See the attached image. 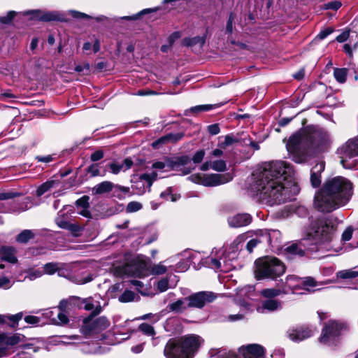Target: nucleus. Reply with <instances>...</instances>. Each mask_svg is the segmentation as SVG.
Masks as SVG:
<instances>
[{"mask_svg":"<svg viewBox=\"0 0 358 358\" xmlns=\"http://www.w3.org/2000/svg\"><path fill=\"white\" fill-rule=\"evenodd\" d=\"M157 10V8H155V9H150V8L144 9V10H141V12H139L138 13H137V14H136L134 15H132V16H124V17H122L121 18L122 20H135L138 19L142 15H144L145 13H150V12L156 11Z\"/></svg>","mask_w":358,"mask_h":358,"instance_id":"09e8293b","label":"nucleus"},{"mask_svg":"<svg viewBox=\"0 0 358 358\" xmlns=\"http://www.w3.org/2000/svg\"><path fill=\"white\" fill-rule=\"evenodd\" d=\"M317 285V282L312 277L301 278V289L310 292L312 288Z\"/></svg>","mask_w":358,"mask_h":358,"instance_id":"c85d7f7f","label":"nucleus"},{"mask_svg":"<svg viewBox=\"0 0 358 358\" xmlns=\"http://www.w3.org/2000/svg\"><path fill=\"white\" fill-rule=\"evenodd\" d=\"M82 350L85 353H96L97 352V347L94 344L90 345L89 343H83Z\"/></svg>","mask_w":358,"mask_h":358,"instance_id":"864d4df0","label":"nucleus"},{"mask_svg":"<svg viewBox=\"0 0 358 358\" xmlns=\"http://www.w3.org/2000/svg\"><path fill=\"white\" fill-rule=\"evenodd\" d=\"M59 343L66 345H76L81 343V338L78 335L66 336L64 335L60 336Z\"/></svg>","mask_w":358,"mask_h":358,"instance_id":"c756f323","label":"nucleus"},{"mask_svg":"<svg viewBox=\"0 0 358 358\" xmlns=\"http://www.w3.org/2000/svg\"><path fill=\"white\" fill-rule=\"evenodd\" d=\"M69 303L66 300H62L58 306L57 313L55 314L51 309L44 310L43 315L49 318L55 324H65L69 322L66 310Z\"/></svg>","mask_w":358,"mask_h":358,"instance_id":"f8f14e48","label":"nucleus"},{"mask_svg":"<svg viewBox=\"0 0 358 358\" xmlns=\"http://www.w3.org/2000/svg\"><path fill=\"white\" fill-rule=\"evenodd\" d=\"M358 276V271L352 270L341 271L338 273V277L342 279L354 278Z\"/></svg>","mask_w":358,"mask_h":358,"instance_id":"a19ab883","label":"nucleus"},{"mask_svg":"<svg viewBox=\"0 0 358 358\" xmlns=\"http://www.w3.org/2000/svg\"><path fill=\"white\" fill-rule=\"evenodd\" d=\"M43 271H41L40 269H32V270H29L27 272V275H26V278L30 280H34L38 278L41 277L43 275Z\"/></svg>","mask_w":358,"mask_h":358,"instance_id":"49530a36","label":"nucleus"},{"mask_svg":"<svg viewBox=\"0 0 358 358\" xmlns=\"http://www.w3.org/2000/svg\"><path fill=\"white\" fill-rule=\"evenodd\" d=\"M15 15L16 13L15 11H9L6 16L0 17V22L3 24H8L11 22Z\"/></svg>","mask_w":358,"mask_h":358,"instance_id":"0e129e2a","label":"nucleus"},{"mask_svg":"<svg viewBox=\"0 0 358 358\" xmlns=\"http://www.w3.org/2000/svg\"><path fill=\"white\" fill-rule=\"evenodd\" d=\"M205 156V152L203 150H200L194 155L192 157V161L194 164H199L201 162Z\"/></svg>","mask_w":358,"mask_h":358,"instance_id":"680f3d73","label":"nucleus"},{"mask_svg":"<svg viewBox=\"0 0 358 358\" xmlns=\"http://www.w3.org/2000/svg\"><path fill=\"white\" fill-rule=\"evenodd\" d=\"M84 308L86 310H91L93 313L97 315L101 310V305L98 301H95L92 298H87L83 300Z\"/></svg>","mask_w":358,"mask_h":358,"instance_id":"393cba45","label":"nucleus"},{"mask_svg":"<svg viewBox=\"0 0 358 358\" xmlns=\"http://www.w3.org/2000/svg\"><path fill=\"white\" fill-rule=\"evenodd\" d=\"M234 21V15L233 13H231L229 15V19L227 22L226 26V33L228 34H231L233 33L234 27H233V23Z\"/></svg>","mask_w":358,"mask_h":358,"instance_id":"6e6d98bb","label":"nucleus"},{"mask_svg":"<svg viewBox=\"0 0 358 358\" xmlns=\"http://www.w3.org/2000/svg\"><path fill=\"white\" fill-rule=\"evenodd\" d=\"M65 208L59 211L57 217L55 219L57 225L64 229H67L71 232L76 233L80 231V227L76 224H71L68 220V215L64 212Z\"/></svg>","mask_w":358,"mask_h":358,"instance_id":"a211bd4d","label":"nucleus"},{"mask_svg":"<svg viewBox=\"0 0 358 358\" xmlns=\"http://www.w3.org/2000/svg\"><path fill=\"white\" fill-rule=\"evenodd\" d=\"M252 221V217L248 213H238L229 216L227 219L229 227L233 228L242 227L248 225Z\"/></svg>","mask_w":358,"mask_h":358,"instance_id":"6ab92c4d","label":"nucleus"},{"mask_svg":"<svg viewBox=\"0 0 358 358\" xmlns=\"http://www.w3.org/2000/svg\"><path fill=\"white\" fill-rule=\"evenodd\" d=\"M187 297L190 308H202L207 303L213 302L217 298V295L213 292L203 291Z\"/></svg>","mask_w":358,"mask_h":358,"instance_id":"4468645a","label":"nucleus"},{"mask_svg":"<svg viewBox=\"0 0 358 358\" xmlns=\"http://www.w3.org/2000/svg\"><path fill=\"white\" fill-rule=\"evenodd\" d=\"M325 164L324 162H320L316 164L311 169V172L315 174L320 175L321 173L324 170Z\"/></svg>","mask_w":358,"mask_h":358,"instance_id":"052dcab7","label":"nucleus"},{"mask_svg":"<svg viewBox=\"0 0 358 358\" xmlns=\"http://www.w3.org/2000/svg\"><path fill=\"white\" fill-rule=\"evenodd\" d=\"M189 162V158L187 156H182L177 158L173 162V166H178L180 165H186Z\"/></svg>","mask_w":358,"mask_h":358,"instance_id":"4d7b16f0","label":"nucleus"},{"mask_svg":"<svg viewBox=\"0 0 358 358\" xmlns=\"http://www.w3.org/2000/svg\"><path fill=\"white\" fill-rule=\"evenodd\" d=\"M348 329L346 322L341 320H330L325 323L319 341L327 345H335L342 334Z\"/></svg>","mask_w":358,"mask_h":358,"instance_id":"0eeeda50","label":"nucleus"},{"mask_svg":"<svg viewBox=\"0 0 358 358\" xmlns=\"http://www.w3.org/2000/svg\"><path fill=\"white\" fill-rule=\"evenodd\" d=\"M135 293L131 290H125L119 297L120 302L127 303L133 301L135 299Z\"/></svg>","mask_w":358,"mask_h":358,"instance_id":"58836bf2","label":"nucleus"},{"mask_svg":"<svg viewBox=\"0 0 358 358\" xmlns=\"http://www.w3.org/2000/svg\"><path fill=\"white\" fill-rule=\"evenodd\" d=\"M169 288V280L167 279H162L157 282V289L161 292H165Z\"/></svg>","mask_w":358,"mask_h":358,"instance_id":"e2e57ef3","label":"nucleus"},{"mask_svg":"<svg viewBox=\"0 0 358 358\" xmlns=\"http://www.w3.org/2000/svg\"><path fill=\"white\" fill-rule=\"evenodd\" d=\"M182 137V135L180 134H167V135L159 138L158 140L154 141L152 143V146L154 148H158L159 145H160V144H163V143H166V141L176 142V141L180 140Z\"/></svg>","mask_w":358,"mask_h":358,"instance_id":"a878e982","label":"nucleus"},{"mask_svg":"<svg viewBox=\"0 0 358 358\" xmlns=\"http://www.w3.org/2000/svg\"><path fill=\"white\" fill-rule=\"evenodd\" d=\"M342 6V3L339 1H332L328 3H326L323 5V9L324 10H337Z\"/></svg>","mask_w":358,"mask_h":358,"instance_id":"a18cd8bd","label":"nucleus"},{"mask_svg":"<svg viewBox=\"0 0 358 358\" xmlns=\"http://www.w3.org/2000/svg\"><path fill=\"white\" fill-rule=\"evenodd\" d=\"M204 264L215 271L227 272L231 269V265L225 255V250L222 248H214L210 256L205 259Z\"/></svg>","mask_w":358,"mask_h":358,"instance_id":"1a4fd4ad","label":"nucleus"},{"mask_svg":"<svg viewBox=\"0 0 358 358\" xmlns=\"http://www.w3.org/2000/svg\"><path fill=\"white\" fill-rule=\"evenodd\" d=\"M334 76L335 79L339 83H344L346 81L348 76V69L346 68H336L334 70Z\"/></svg>","mask_w":358,"mask_h":358,"instance_id":"7c9ffc66","label":"nucleus"},{"mask_svg":"<svg viewBox=\"0 0 358 358\" xmlns=\"http://www.w3.org/2000/svg\"><path fill=\"white\" fill-rule=\"evenodd\" d=\"M294 176L292 166L283 161L266 164L259 178L253 185V190L259 199L270 206L292 200L299 192V187L292 182Z\"/></svg>","mask_w":358,"mask_h":358,"instance_id":"f257e3e1","label":"nucleus"},{"mask_svg":"<svg viewBox=\"0 0 358 358\" xmlns=\"http://www.w3.org/2000/svg\"><path fill=\"white\" fill-rule=\"evenodd\" d=\"M16 253L17 251L13 247L3 245L0 248L1 259L10 264H14L17 262Z\"/></svg>","mask_w":358,"mask_h":358,"instance_id":"aec40b11","label":"nucleus"},{"mask_svg":"<svg viewBox=\"0 0 358 358\" xmlns=\"http://www.w3.org/2000/svg\"><path fill=\"white\" fill-rule=\"evenodd\" d=\"M111 192L113 196L122 199H124L127 194H129V187L114 184V188L112 189Z\"/></svg>","mask_w":358,"mask_h":358,"instance_id":"cd10ccee","label":"nucleus"},{"mask_svg":"<svg viewBox=\"0 0 358 358\" xmlns=\"http://www.w3.org/2000/svg\"><path fill=\"white\" fill-rule=\"evenodd\" d=\"M200 344V338L194 335L172 338L165 346L164 355L166 358H192Z\"/></svg>","mask_w":358,"mask_h":358,"instance_id":"39448f33","label":"nucleus"},{"mask_svg":"<svg viewBox=\"0 0 358 358\" xmlns=\"http://www.w3.org/2000/svg\"><path fill=\"white\" fill-rule=\"evenodd\" d=\"M172 189L171 188L167 189L166 191L161 193L160 196L162 198H165L166 200L170 199L171 201H175L177 200L176 196L171 194Z\"/></svg>","mask_w":358,"mask_h":358,"instance_id":"bf43d9fd","label":"nucleus"},{"mask_svg":"<svg viewBox=\"0 0 358 358\" xmlns=\"http://www.w3.org/2000/svg\"><path fill=\"white\" fill-rule=\"evenodd\" d=\"M221 106L222 104L220 103L199 105L192 107L189 110L192 113H198L203 111H208L212 109L219 108Z\"/></svg>","mask_w":358,"mask_h":358,"instance_id":"2f4dec72","label":"nucleus"},{"mask_svg":"<svg viewBox=\"0 0 358 358\" xmlns=\"http://www.w3.org/2000/svg\"><path fill=\"white\" fill-rule=\"evenodd\" d=\"M55 181L54 180H49L44 183H43L41 185H40L38 189H36V194L37 196H41L43 194H44L45 192H47L48 190L52 189L55 185Z\"/></svg>","mask_w":358,"mask_h":358,"instance_id":"72a5a7b5","label":"nucleus"},{"mask_svg":"<svg viewBox=\"0 0 358 358\" xmlns=\"http://www.w3.org/2000/svg\"><path fill=\"white\" fill-rule=\"evenodd\" d=\"M220 357L221 358H238V355L232 352L229 351L228 352H225V350L219 351Z\"/></svg>","mask_w":358,"mask_h":358,"instance_id":"774afa93","label":"nucleus"},{"mask_svg":"<svg viewBox=\"0 0 358 358\" xmlns=\"http://www.w3.org/2000/svg\"><path fill=\"white\" fill-rule=\"evenodd\" d=\"M142 208V204L138 201L129 202L126 208L127 213H134Z\"/></svg>","mask_w":358,"mask_h":358,"instance_id":"c03bdc74","label":"nucleus"},{"mask_svg":"<svg viewBox=\"0 0 358 358\" xmlns=\"http://www.w3.org/2000/svg\"><path fill=\"white\" fill-rule=\"evenodd\" d=\"M22 315L21 313H17L16 315H1L0 314V324H6L8 321L15 323L21 320Z\"/></svg>","mask_w":358,"mask_h":358,"instance_id":"c9c22d12","label":"nucleus"},{"mask_svg":"<svg viewBox=\"0 0 358 358\" xmlns=\"http://www.w3.org/2000/svg\"><path fill=\"white\" fill-rule=\"evenodd\" d=\"M189 308L188 297L179 299L168 306V308L171 311L178 313H182Z\"/></svg>","mask_w":358,"mask_h":358,"instance_id":"4be33fe9","label":"nucleus"},{"mask_svg":"<svg viewBox=\"0 0 358 358\" xmlns=\"http://www.w3.org/2000/svg\"><path fill=\"white\" fill-rule=\"evenodd\" d=\"M315 330L308 327L292 328L287 331L288 337L294 342H299L313 335Z\"/></svg>","mask_w":358,"mask_h":358,"instance_id":"f3484780","label":"nucleus"},{"mask_svg":"<svg viewBox=\"0 0 358 358\" xmlns=\"http://www.w3.org/2000/svg\"><path fill=\"white\" fill-rule=\"evenodd\" d=\"M226 162L224 160L211 162V169L217 171H224L226 169Z\"/></svg>","mask_w":358,"mask_h":358,"instance_id":"37998d69","label":"nucleus"},{"mask_svg":"<svg viewBox=\"0 0 358 358\" xmlns=\"http://www.w3.org/2000/svg\"><path fill=\"white\" fill-rule=\"evenodd\" d=\"M110 326L109 320L104 316L96 318L88 317L84 320L80 328L81 333L85 336H96L101 340L106 339V336L102 334L101 338L99 334L107 329Z\"/></svg>","mask_w":358,"mask_h":358,"instance_id":"6e6552de","label":"nucleus"},{"mask_svg":"<svg viewBox=\"0 0 358 358\" xmlns=\"http://www.w3.org/2000/svg\"><path fill=\"white\" fill-rule=\"evenodd\" d=\"M334 228L323 218L312 220L309 227L306 231V237L299 244L293 243L287 246L285 251L291 255L302 257L307 248L308 250L316 251L324 248L326 244L331 241Z\"/></svg>","mask_w":358,"mask_h":358,"instance_id":"20e7f679","label":"nucleus"},{"mask_svg":"<svg viewBox=\"0 0 358 358\" xmlns=\"http://www.w3.org/2000/svg\"><path fill=\"white\" fill-rule=\"evenodd\" d=\"M109 168L110 169V171L113 174H117L121 171H123L124 169V164H122L121 163H111L109 164Z\"/></svg>","mask_w":358,"mask_h":358,"instance_id":"5fc2aeb1","label":"nucleus"},{"mask_svg":"<svg viewBox=\"0 0 358 358\" xmlns=\"http://www.w3.org/2000/svg\"><path fill=\"white\" fill-rule=\"evenodd\" d=\"M334 31V29L332 27L325 28L320 31V32L317 34V38L320 40H323Z\"/></svg>","mask_w":358,"mask_h":358,"instance_id":"603ef678","label":"nucleus"},{"mask_svg":"<svg viewBox=\"0 0 358 358\" xmlns=\"http://www.w3.org/2000/svg\"><path fill=\"white\" fill-rule=\"evenodd\" d=\"M282 293L287 294L288 290L286 288H282V289L276 288H269L264 289L261 292L262 295L266 298H273L279 296Z\"/></svg>","mask_w":358,"mask_h":358,"instance_id":"bb28decb","label":"nucleus"},{"mask_svg":"<svg viewBox=\"0 0 358 358\" xmlns=\"http://www.w3.org/2000/svg\"><path fill=\"white\" fill-rule=\"evenodd\" d=\"M59 269L56 263H48L43 266V273L48 275L54 274Z\"/></svg>","mask_w":358,"mask_h":358,"instance_id":"79ce46f5","label":"nucleus"},{"mask_svg":"<svg viewBox=\"0 0 358 358\" xmlns=\"http://www.w3.org/2000/svg\"><path fill=\"white\" fill-rule=\"evenodd\" d=\"M353 233L352 227H348L345 229L342 234V240L343 241H348L351 239Z\"/></svg>","mask_w":358,"mask_h":358,"instance_id":"69168bd1","label":"nucleus"},{"mask_svg":"<svg viewBox=\"0 0 358 358\" xmlns=\"http://www.w3.org/2000/svg\"><path fill=\"white\" fill-rule=\"evenodd\" d=\"M255 278L257 280L265 278L275 279L285 272V266L278 258L264 257L255 261Z\"/></svg>","mask_w":358,"mask_h":358,"instance_id":"423d86ee","label":"nucleus"},{"mask_svg":"<svg viewBox=\"0 0 358 358\" xmlns=\"http://www.w3.org/2000/svg\"><path fill=\"white\" fill-rule=\"evenodd\" d=\"M126 271L131 273V275L143 277L148 274V264L143 257L126 255Z\"/></svg>","mask_w":358,"mask_h":358,"instance_id":"9b49d317","label":"nucleus"},{"mask_svg":"<svg viewBox=\"0 0 358 358\" xmlns=\"http://www.w3.org/2000/svg\"><path fill=\"white\" fill-rule=\"evenodd\" d=\"M166 271V266H165L160 262L158 264L153 265L151 267L149 273L151 275H162L165 273Z\"/></svg>","mask_w":358,"mask_h":358,"instance_id":"4c0bfd02","label":"nucleus"},{"mask_svg":"<svg viewBox=\"0 0 358 358\" xmlns=\"http://www.w3.org/2000/svg\"><path fill=\"white\" fill-rule=\"evenodd\" d=\"M352 195V184L347 178L336 176L325 180L315 194V207L321 212H331L345 206Z\"/></svg>","mask_w":358,"mask_h":358,"instance_id":"f03ea898","label":"nucleus"},{"mask_svg":"<svg viewBox=\"0 0 358 358\" xmlns=\"http://www.w3.org/2000/svg\"><path fill=\"white\" fill-rule=\"evenodd\" d=\"M192 181L195 183L201 184L206 187H214L225 184L231 181L233 178L231 174L223 173H212V174H202V175H192L190 176Z\"/></svg>","mask_w":358,"mask_h":358,"instance_id":"9d476101","label":"nucleus"},{"mask_svg":"<svg viewBox=\"0 0 358 358\" xmlns=\"http://www.w3.org/2000/svg\"><path fill=\"white\" fill-rule=\"evenodd\" d=\"M341 163L344 168L350 169L355 166V162H348V159H351L358 155V137L348 141L341 148Z\"/></svg>","mask_w":358,"mask_h":358,"instance_id":"ddd939ff","label":"nucleus"},{"mask_svg":"<svg viewBox=\"0 0 358 358\" xmlns=\"http://www.w3.org/2000/svg\"><path fill=\"white\" fill-rule=\"evenodd\" d=\"M31 13L34 15V18H36L43 22L65 21L63 14L60 13L58 11L42 12L39 10H36L27 11L24 14L29 15Z\"/></svg>","mask_w":358,"mask_h":358,"instance_id":"dca6fc26","label":"nucleus"},{"mask_svg":"<svg viewBox=\"0 0 358 358\" xmlns=\"http://www.w3.org/2000/svg\"><path fill=\"white\" fill-rule=\"evenodd\" d=\"M310 182L314 187H317L321 183V176L319 174H315L311 172Z\"/></svg>","mask_w":358,"mask_h":358,"instance_id":"13d9d810","label":"nucleus"},{"mask_svg":"<svg viewBox=\"0 0 358 358\" xmlns=\"http://www.w3.org/2000/svg\"><path fill=\"white\" fill-rule=\"evenodd\" d=\"M75 71L83 75H88L90 73V66L89 63H85L83 65L79 64L75 67Z\"/></svg>","mask_w":358,"mask_h":358,"instance_id":"de8ad7c7","label":"nucleus"},{"mask_svg":"<svg viewBox=\"0 0 358 358\" xmlns=\"http://www.w3.org/2000/svg\"><path fill=\"white\" fill-rule=\"evenodd\" d=\"M329 143L328 133L318 127L299 131L289 137L286 148L292 159L299 164L306 162L308 152L312 149L322 150Z\"/></svg>","mask_w":358,"mask_h":358,"instance_id":"7ed1b4c3","label":"nucleus"},{"mask_svg":"<svg viewBox=\"0 0 358 358\" xmlns=\"http://www.w3.org/2000/svg\"><path fill=\"white\" fill-rule=\"evenodd\" d=\"M281 307V303L275 299H267L262 301L257 310L260 313H266L267 312H273Z\"/></svg>","mask_w":358,"mask_h":358,"instance_id":"412c9836","label":"nucleus"},{"mask_svg":"<svg viewBox=\"0 0 358 358\" xmlns=\"http://www.w3.org/2000/svg\"><path fill=\"white\" fill-rule=\"evenodd\" d=\"M114 184L110 181H103L95 185L92 189L94 194H103L112 191Z\"/></svg>","mask_w":358,"mask_h":358,"instance_id":"b1692460","label":"nucleus"},{"mask_svg":"<svg viewBox=\"0 0 358 358\" xmlns=\"http://www.w3.org/2000/svg\"><path fill=\"white\" fill-rule=\"evenodd\" d=\"M138 329L145 335L154 338L156 334L154 327L148 323H142L139 325Z\"/></svg>","mask_w":358,"mask_h":358,"instance_id":"f704fd0d","label":"nucleus"},{"mask_svg":"<svg viewBox=\"0 0 358 358\" xmlns=\"http://www.w3.org/2000/svg\"><path fill=\"white\" fill-rule=\"evenodd\" d=\"M201 41V38L199 36L194 37V38H185L183 40V45L185 46H192L193 45L196 44L197 43L200 42ZM204 41L202 40L201 43H203Z\"/></svg>","mask_w":358,"mask_h":358,"instance_id":"3c124183","label":"nucleus"},{"mask_svg":"<svg viewBox=\"0 0 358 358\" xmlns=\"http://www.w3.org/2000/svg\"><path fill=\"white\" fill-rule=\"evenodd\" d=\"M280 233L279 231H277V230H272L270 232L264 235V238H266V240L267 241L268 243H269V244L272 245V243H273V238H275V241H273L274 244H276L278 241V238H280Z\"/></svg>","mask_w":358,"mask_h":358,"instance_id":"ea45409f","label":"nucleus"},{"mask_svg":"<svg viewBox=\"0 0 358 358\" xmlns=\"http://www.w3.org/2000/svg\"><path fill=\"white\" fill-rule=\"evenodd\" d=\"M190 261L186 260L185 262H179L176 266V270L177 271H185L189 267Z\"/></svg>","mask_w":358,"mask_h":358,"instance_id":"338daca9","label":"nucleus"},{"mask_svg":"<svg viewBox=\"0 0 358 358\" xmlns=\"http://www.w3.org/2000/svg\"><path fill=\"white\" fill-rule=\"evenodd\" d=\"M283 288H286L288 292L290 291L292 293H295L301 289V278L296 275H288L286 278Z\"/></svg>","mask_w":358,"mask_h":358,"instance_id":"5701e85b","label":"nucleus"},{"mask_svg":"<svg viewBox=\"0 0 358 358\" xmlns=\"http://www.w3.org/2000/svg\"><path fill=\"white\" fill-rule=\"evenodd\" d=\"M157 173L152 171L151 173H143L141 176L140 179L147 182L148 187L150 188L152 182L157 179Z\"/></svg>","mask_w":358,"mask_h":358,"instance_id":"e433bc0d","label":"nucleus"},{"mask_svg":"<svg viewBox=\"0 0 358 358\" xmlns=\"http://www.w3.org/2000/svg\"><path fill=\"white\" fill-rule=\"evenodd\" d=\"M34 237V233L31 230H23L16 238V241L20 243H26Z\"/></svg>","mask_w":358,"mask_h":358,"instance_id":"473e14b6","label":"nucleus"},{"mask_svg":"<svg viewBox=\"0 0 358 358\" xmlns=\"http://www.w3.org/2000/svg\"><path fill=\"white\" fill-rule=\"evenodd\" d=\"M358 47V41L355 42L353 45L351 44V40L350 41V43H345L343 45V50L350 57H352V49H356Z\"/></svg>","mask_w":358,"mask_h":358,"instance_id":"8fccbe9b","label":"nucleus"},{"mask_svg":"<svg viewBox=\"0 0 358 358\" xmlns=\"http://www.w3.org/2000/svg\"><path fill=\"white\" fill-rule=\"evenodd\" d=\"M238 358H264L265 350L258 344L243 345L238 349Z\"/></svg>","mask_w":358,"mask_h":358,"instance_id":"2eb2a0df","label":"nucleus"}]
</instances>
